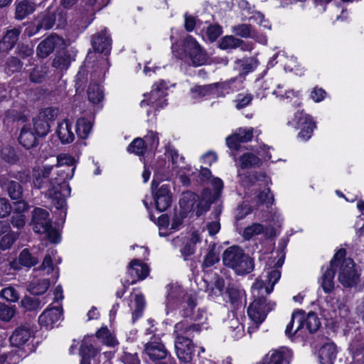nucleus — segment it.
<instances>
[{"instance_id": "f257e3e1", "label": "nucleus", "mask_w": 364, "mask_h": 364, "mask_svg": "<svg viewBox=\"0 0 364 364\" xmlns=\"http://www.w3.org/2000/svg\"><path fill=\"white\" fill-rule=\"evenodd\" d=\"M53 165L42 164L33 168L32 180L34 187L41 189L48 188L46 196L51 200L57 209H63L66 205L65 198L70 194V188L66 181L72 178L71 171L68 175L63 171H54Z\"/></svg>"}, {"instance_id": "f03ea898", "label": "nucleus", "mask_w": 364, "mask_h": 364, "mask_svg": "<svg viewBox=\"0 0 364 364\" xmlns=\"http://www.w3.org/2000/svg\"><path fill=\"white\" fill-rule=\"evenodd\" d=\"M281 277L278 269H272L267 272L265 279H257L252 287V294L254 300L247 309L249 318L255 323L257 328L267 317V314L272 311L276 304L272 301L267 302L266 296L269 295L274 289L275 284Z\"/></svg>"}, {"instance_id": "7ed1b4c3", "label": "nucleus", "mask_w": 364, "mask_h": 364, "mask_svg": "<svg viewBox=\"0 0 364 364\" xmlns=\"http://www.w3.org/2000/svg\"><path fill=\"white\" fill-rule=\"evenodd\" d=\"M203 326L189 324L187 320L181 321L175 324L174 334L176 354L180 361L191 363L195 355V345L191 337H194L202 331Z\"/></svg>"}, {"instance_id": "20e7f679", "label": "nucleus", "mask_w": 364, "mask_h": 364, "mask_svg": "<svg viewBox=\"0 0 364 364\" xmlns=\"http://www.w3.org/2000/svg\"><path fill=\"white\" fill-rule=\"evenodd\" d=\"M223 262L238 275L249 274L254 269L253 259L238 246H231L224 251Z\"/></svg>"}, {"instance_id": "39448f33", "label": "nucleus", "mask_w": 364, "mask_h": 364, "mask_svg": "<svg viewBox=\"0 0 364 364\" xmlns=\"http://www.w3.org/2000/svg\"><path fill=\"white\" fill-rule=\"evenodd\" d=\"M178 290H172L167 296L166 306L168 310L174 309L175 306L180 305L181 316L188 317L193 315V309L196 306V297L192 294H184L178 296Z\"/></svg>"}, {"instance_id": "423d86ee", "label": "nucleus", "mask_w": 364, "mask_h": 364, "mask_svg": "<svg viewBox=\"0 0 364 364\" xmlns=\"http://www.w3.org/2000/svg\"><path fill=\"white\" fill-rule=\"evenodd\" d=\"M340 269L338 280L345 287H353L358 284L360 280V273L355 269V264L353 259L345 258L340 259Z\"/></svg>"}, {"instance_id": "0eeeda50", "label": "nucleus", "mask_w": 364, "mask_h": 364, "mask_svg": "<svg viewBox=\"0 0 364 364\" xmlns=\"http://www.w3.org/2000/svg\"><path fill=\"white\" fill-rule=\"evenodd\" d=\"M287 124L292 126L296 129H300L298 137L302 141L309 140L316 128V124L311 117L303 111H298L295 113L294 117L291 121H289Z\"/></svg>"}, {"instance_id": "6e6552de", "label": "nucleus", "mask_w": 364, "mask_h": 364, "mask_svg": "<svg viewBox=\"0 0 364 364\" xmlns=\"http://www.w3.org/2000/svg\"><path fill=\"white\" fill-rule=\"evenodd\" d=\"M166 90V83L163 80L154 85L150 93L144 95L145 98L141 102V107L149 105L155 109L164 107L167 104L165 99Z\"/></svg>"}, {"instance_id": "1a4fd4ad", "label": "nucleus", "mask_w": 364, "mask_h": 364, "mask_svg": "<svg viewBox=\"0 0 364 364\" xmlns=\"http://www.w3.org/2000/svg\"><path fill=\"white\" fill-rule=\"evenodd\" d=\"M198 198V196L193 193H186L180 199V207L186 213L196 211V215L200 216L209 209L211 201L203 198L196 204Z\"/></svg>"}, {"instance_id": "9d476101", "label": "nucleus", "mask_w": 364, "mask_h": 364, "mask_svg": "<svg viewBox=\"0 0 364 364\" xmlns=\"http://www.w3.org/2000/svg\"><path fill=\"white\" fill-rule=\"evenodd\" d=\"M183 50L195 66H199L206 62V55L200 46L191 36H188L183 40Z\"/></svg>"}, {"instance_id": "9b49d317", "label": "nucleus", "mask_w": 364, "mask_h": 364, "mask_svg": "<svg viewBox=\"0 0 364 364\" xmlns=\"http://www.w3.org/2000/svg\"><path fill=\"white\" fill-rule=\"evenodd\" d=\"M346 256V250L340 249L336 252L330 262L329 267L326 269L321 277V285L326 293H330L334 288L333 278L335 275V267L340 263V259Z\"/></svg>"}, {"instance_id": "f8f14e48", "label": "nucleus", "mask_w": 364, "mask_h": 364, "mask_svg": "<svg viewBox=\"0 0 364 364\" xmlns=\"http://www.w3.org/2000/svg\"><path fill=\"white\" fill-rule=\"evenodd\" d=\"M63 319V309L60 306H48L38 317L40 326L46 329L58 326Z\"/></svg>"}, {"instance_id": "ddd939ff", "label": "nucleus", "mask_w": 364, "mask_h": 364, "mask_svg": "<svg viewBox=\"0 0 364 364\" xmlns=\"http://www.w3.org/2000/svg\"><path fill=\"white\" fill-rule=\"evenodd\" d=\"M31 223L35 232L43 234L48 231L51 225L48 212L43 208H36L32 213Z\"/></svg>"}, {"instance_id": "4468645a", "label": "nucleus", "mask_w": 364, "mask_h": 364, "mask_svg": "<svg viewBox=\"0 0 364 364\" xmlns=\"http://www.w3.org/2000/svg\"><path fill=\"white\" fill-rule=\"evenodd\" d=\"M291 349L281 347L270 350L263 358L262 364H289L292 358Z\"/></svg>"}, {"instance_id": "2eb2a0df", "label": "nucleus", "mask_w": 364, "mask_h": 364, "mask_svg": "<svg viewBox=\"0 0 364 364\" xmlns=\"http://www.w3.org/2000/svg\"><path fill=\"white\" fill-rule=\"evenodd\" d=\"M144 352L153 360L164 359L168 354V350L161 339L155 336L145 344Z\"/></svg>"}, {"instance_id": "dca6fc26", "label": "nucleus", "mask_w": 364, "mask_h": 364, "mask_svg": "<svg viewBox=\"0 0 364 364\" xmlns=\"http://www.w3.org/2000/svg\"><path fill=\"white\" fill-rule=\"evenodd\" d=\"M92 46L94 50L108 55L112 49V38L106 28L92 36Z\"/></svg>"}, {"instance_id": "f3484780", "label": "nucleus", "mask_w": 364, "mask_h": 364, "mask_svg": "<svg viewBox=\"0 0 364 364\" xmlns=\"http://www.w3.org/2000/svg\"><path fill=\"white\" fill-rule=\"evenodd\" d=\"M252 137V128H239L234 134L226 138V144L230 149L237 150L240 143L248 142Z\"/></svg>"}, {"instance_id": "a211bd4d", "label": "nucleus", "mask_w": 364, "mask_h": 364, "mask_svg": "<svg viewBox=\"0 0 364 364\" xmlns=\"http://www.w3.org/2000/svg\"><path fill=\"white\" fill-rule=\"evenodd\" d=\"M149 272V267L146 264L139 259H133L130 262L128 268V274L131 276L132 279L130 282L127 281V284L129 286V284L136 283L139 280L144 279L148 276Z\"/></svg>"}, {"instance_id": "6ab92c4d", "label": "nucleus", "mask_w": 364, "mask_h": 364, "mask_svg": "<svg viewBox=\"0 0 364 364\" xmlns=\"http://www.w3.org/2000/svg\"><path fill=\"white\" fill-rule=\"evenodd\" d=\"M154 200L156 209L165 211L171 203V194L170 187L167 184L160 186L154 193Z\"/></svg>"}, {"instance_id": "aec40b11", "label": "nucleus", "mask_w": 364, "mask_h": 364, "mask_svg": "<svg viewBox=\"0 0 364 364\" xmlns=\"http://www.w3.org/2000/svg\"><path fill=\"white\" fill-rule=\"evenodd\" d=\"M337 353L338 350L335 343L332 342L324 343L318 353L320 364H333Z\"/></svg>"}, {"instance_id": "412c9836", "label": "nucleus", "mask_w": 364, "mask_h": 364, "mask_svg": "<svg viewBox=\"0 0 364 364\" xmlns=\"http://www.w3.org/2000/svg\"><path fill=\"white\" fill-rule=\"evenodd\" d=\"M56 161V164L53 165L55 169L63 171L65 175L71 171L73 178L75 170V159L69 154L62 153L57 156Z\"/></svg>"}, {"instance_id": "4be33fe9", "label": "nucleus", "mask_w": 364, "mask_h": 364, "mask_svg": "<svg viewBox=\"0 0 364 364\" xmlns=\"http://www.w3.org/2000/svg\"><path fill=\"white\" fill-rule=\"evenodd\" d=\"M56 134L63 144L71 143L75 139L72 123L68 119H63L58 123Z\"/></svg>"}, {"instance_id": "5701e85b", "label": "nucleus", "mask_w": 364, "mask_h": 364, "mask_svg": "<svg viewBox=\"0 0 364 364\" xmlns=\"http://www.w3.org/2000/svg\"><path fill=\"white\" fill-rule=\"evenodd\" d=\"M302 328H304L303 312L301 311H294L291 314V321L287 325L285 334L289 338H291Z\"/></svg>"}, {"instance_id": "b1692460", "label": "nucleus", "mask_w": 364, "mask_h": 364, "mask_svg": "<svg viewBox=\"0 0 364 364\" xmlns=\"http://www.w3.org/2000/svg\"><path fill=\"white\" fill-rule=\"evenodd\" d=\"M61 39L56 36H50L41 42L37 47V55L41 58H46L54 50Z\"/></svg>"}, {"instance_id": "393cba45", "label": "nucleus", "mask_w": 364, "mask_h": 364, "mask_svg": "<svg viewBox=\"0 0 364 364\" xmlns=\"http://www.w3.org/2000/svg\"><path fill=\"white\" fill-rule=\"evenodd\" d=\"M20 33L21 30L18 28L9 30L0 41V51L8 52L12 49L18 41Z\"/></svg>"}, {"instance_id": "a878e982", "label": "nucleus", "mask_w": 364, "mask_h": 364, "mask_svg": "<svg viewBox=\"0 0 364 364\" xmlns=\"http://www.w3.org/2000/svg\"><path fill=\"white\" fill-rule=\"evenodd\" d=\"M31 337V330L25 326L17 328L10 337L12 346L19 347L24 345Z\"/></svg>"}, {"instance_id": "bb28decb", "label": "nucleus", "mask_w": 364, "mask_h": 364, "mask_svg": "<svg viewBox=\"0 0 364 364\" xmlns=\"http://www.w3.org/2000/svg\"><path fill=\"white\" fill-rule=\"evenodd\" d=\"M42 21L43 23H65L67 11L63 9H48L43 14Z\"/></svg>"}, {"instance_id": "cd10ccee", "label": "nucleus", "mask_w": 364, "mask_h": 364, "mask_svg": "<svg viewBox=\"0 0 364 364\" xmlns=\"http://www.w3.org/2000/svg\"><path fill=\"white\" fill-rule=\"evenodd\" d=\"M225 325L234 338L238 339L243 336L244 326L234 314H232V318L226 321Z\"/></svg>"}, {"instance_id": "c85d7f7f", "label": "nucleus", "mask_w": 364, "mask_h": 364, "mask_svg": "<svg viewBox=\"0 0 364 364\" xmlns=\"http://www.w3.org/2000/svg\"><path fill=\"white\" fill-rule=\"evenodd\" d=\"M36 134L31 131L30 127L25 126L22 128L18 136L19 143L26 149L35 146L36 143Z\"/></svg>"}, {"instance_id": "c756f323", "label": "nucleus", "mask_w": 364, "mask_h": 364, "mask_svg": "<svg viewBox=\"0 0 364 364\" xmlns=\"http://www.w3.org/2000/svg\"><path fill=\"white\" fill-rule=\"evenodd\" d=\"M35 11V4L28 0L18 2L16 6L15 18L21 21Z\"/></svg>"}, {"instance_id": "7c9ffc66", "label": "nucleus", "mask_w": 364, "mask_h": 364, "mask_svg": "<svg viewBox=\"0 0 364 364\" xmlns=\"http://www.w3.org/2000/svg\"><path fill=\"white\" fill-rule=\"evenodd\" d=\"M87 93L88 100L94 105L99 104L104 99V92L99 83H90Z\"/></svg>"}, {"instance_id": "2f4dec72", "label": "nucleus", "mask_w": 364, "mask_h": 364, "mask_svg": "<svg viewBox=\"0 0 364 364\" xmlns=\"http://www.w3.org/2000/svg\"><path fill=\"white\" fill-rule=\"evenodd\" d=\"M235 64V69H237L240 73H247L254 70L258 66L259 62L255 58H248L237 59Z\"/></svg>"}, {"instance_id": "473e14b6", "label": "nucleus", "mask_w": 364, "mask_h": 364, "mask_svg": "<svg viewBox=\"0 0 364 364\" xmlns=\"http://www.w3.org/2000/svg\"><path fill=\"white\" fill-rule=\"evenodd\" d=\"M232 32L237 35L243 38H252L259 41L255 32L252 30L250 24H236L232 27ZM262 43H266L267 39L263 38L259 40Z\"/></svg>"}, {"instance_id": "72a5a7b5", "label": "nucleus", "mask_w": 364, "mask_h": 364, "mask_svg": "<svg viewBox=\"0 0 364 364\" xmlns=\"http://www.w3.org/2000/svg\"><path fill=\"white\" fill-rule=\"evenodd\" d=\"M219 87L218 84L196 85L191 88L192 97L198 100L201 97L208 96L214 92V90Z\"/></svg>"}, {"instance_id": "f704fd0d", "label": "nucleus", "mask_w": 364, "mask_h": 364, "mask_svg": "<svg viewBox=\"0 0 364 364\" xmlns=\"http://www.w3.org/2000/svg\"><path fill=\"white\" fill-rule=\"evenodd\" d=\"M99 353V349L95 348L92 345V337L85 338L80 348V354L81 357L90 358L95 357Z\"/></svg>"}, {"instance_id": "c9c22d12", "label": "nucleus", "mask_w": 364, "mask_h": 364, "mask_svg": "<svg viewBox=\"0 0 364 364\" xmlns=\"http://www.w3.org/2000/svg\"><path fill=\"white\" fill-rule=\"evenodd\" d=\"M21 303L25 309L35 311L41 309L47 303V301L45 298L41 299L36 297L26 296Z\"/></svg>"}, {"instance_id": "e433bc0d", "label": "nucleus", "mask_w": 364, "mask_h": 364, "mask_svg": "<svg viewBox=\"0 0 364 364\" xmlns=\"http://www.w3.org/2000/svg\"><path fill=\"white\" fill-rule=\"evenodd\" d=\"M267 230L268 229L267 228L260 223H253L245 228L242 236L245 240H250L252 237L260 234H264L267 235Z\"/></svg>"}, {"instance_id": "4c0bfd02", "label": "nucleus", "mask_w": 364, "mask_h": 364, "mask_svg": "<svg viewBox=\"0 0 364 364\" xmlns=\"http://www.w3.org/2000/svg\"><path fill=\"white\" fill-rule=\"evenodd\" d=\"M73 60H74L73 56L65 51L54 58L53 65L60 70H67Z\"/></svg>"}, {"instance_id": "58836bf2", "label": "nucleus", "mask_w": 364, "mask_h": 364, "mask_svg": "<svg viewBox=\"0 0 364 364\" xmlns=\"http://www.w3.org/2000/svg\"><path fill=\"white\" fill-rule=\"evenodd\" d=\"M127 151L133 153L138 156H143L147 151H149L145 144V141L142 138H136L127 147Z\"/></svg>"}, {"instance_id": "ea45409f", "label": "nucleus", "mask_w": 364, "mask_h": 364, "mask_svg": "<svg viewBox=\"0 0 364 364\" xmlns=\"http://www.w3.org/2000/svg\"><path fill=\"white\" fill-rule=\"evenodd\" d=\"M50 287V281L48 279L33 281L29 285V291L31 294L39 295L44 294Z\"/></svg>"}, {"instance_id": "a19ab883", "label": "nucleus", "mask_w": 364, "mask_h": 364, "mask_svg": "<svg viewBox=\"0 0 364 364\" xmlns=\"http://www.w3.org/2000/svg\"><path fill=\"white\" fill-rule=\"evenodd\" d=\"M92 129L90 121L85 118H80L76 123V133L81 139H86Z\"/></svg>"}, {"instance_id": "79ce46f5", "label": "nucleus", "mask_w": 364, "mask_h": 364, "mask_svg": "<svg viewBox=\"0 0 364 364\" xmlns=\"http://www.w3.org/2000/svg\"><path fill=\"white\" fill-rule=\"evenodd\" d=\"M50 129L49 123L40 115L33 119V129L38 136H43L48 134Z\"/></svg>"}, {"instance_id": "37998d69", "label": "nucleus", "mask_w": 364, "mask_h": 364, "mask_svg": "<svg viewBox=\"0 0 364 364\" xmlns=\"http://www.w3.org/2000/svg\"><path fill=\"white\" fill-rule=\"evenodd\" d=\"M18 260L21 266L29 268L38 262V257L33 256L28 249H24L21 252Z\"/></svg>"}, {"instance_id": "c03bdc74", "label": "nucleus", "mask_w": 364, "mask_h": 364, "mask_svg": "<svg viewBox=\"0 0 364 364\" xmlns=\"http://www.w3.org/2000/svg\"><path fill=\"white\" fill-rule=\"evenodd\" d=\"M96 337L101 339L102 342L109 346H114L118 343L109 330L107 327H102L96 333Z\"/></svg>"}, {"instance_id": "a18cd8bd", "label": "nucleus", "mask_w": 364, "mask_h": 364, "mask_svg": "<svg viewBox=\"0 0 364 364\" xmlns=\"http://www.w3.org/2000/svg\"><path fill=\"white\" fill-rule=\"evenodd\" d=\"M303 323L304 328H305L309 333L316 332L320 326V321L314 313H309L306 318H304V315L303 314Z\"/></svg>"}, {"instance_id": "49530a36", "label": "nucleus", "mask_w": 364, "mask_h": 364, "mask_svg": "<svg viewBox=\"0 0 364 364\" xmlns=\"http://www.w3.org/2000/svg\"><path fill=\"white\" fill-rule=\"evenodd\" d=\"M242 41L233 37L226 36L219 43V48L223 50L234 49L242 46Z\"/></svg>"}, {"instance_id": "de8ad7c7", "label": "nucleus", "mask_w": 364, "mask_h": 364, "mask_svg": "<svg viewBox=\"0 0 364 364\" xmlns=\"http://www.w3.org/2000/svg\"><path fill=\"white\" fill-rule=\"evenodd\" d=\"M216 245L215 244H213L208 250V252L205 256L203 267H210L219 262V253L216 251Z\"/></svg>"}, {"instance_id": "09e8293b", "label": "nucleus", "mask_w": 364, "mask_h": 364, "mask_svg": "<svg viewBox=\"0 0 364 364\" xmlns=\"http://www.w3.org/2000/svg\"><path fill=\"white\" fill-rule=\"evenodd\" d=\"M240 166L242 168H250L261 164V160L253 154L247 153L243 154L240 159Z\"/></svg>"}, {"instance_id": "8fccbe9b", "label": "nucleus", "mask_w": 364, "mask_h": 364, "mask_svg": "<svg viewBox=\"0 0 364 364\" xmlns=\"http://www.w3.org/2000/svg\"><path fill=\"white\" fill-rule=\"evenodd\" d=\"M144 140L149 151L156 150L159 144V139L156 132L150 131L144 136Z\"/></svg>"}, {"instance_id": "3c124183", "label": "nucleus", "mask_w": 364, "mask_h": 364, "mask_svg": "<svg viewBox=\"0 0 364 364\" xmlns=\"http://www.w3.org/2000/svg\"><path fill=\"white\" fill-rule=\"evenodd\" d=\"M7 191L9 197L12 200H19L22 197L23 190L18 183L11 181L7 186Z\"/></svg>"}, {"instance_id": "603ef678", "label": "nucleus", "mask_w": 364, "mask_h": 364, "mask_svg": "<svg viewBox=\"0 0 364 364\" xmlns=\"http://www.w3.org/2000/svg\"><path fill=\"white\" fill-rule=\"evenodd\" d=\"M191 319L193 321V323H189L188 321L189 324H200L203 326L202 331L208 328V323H206L208 319L207 313L204 310L198 309L196 312L193 314Z\"/></svg>"}, {"instance_id": "864d4df0", "label": "nucleus", "mask_w": 364, "mask_h": 364, "mask_svg": "<svg viewBox=\"0 0 364 364\" xmlns=\"http://www.w3.org/2000/svg\"><path fill=\"white\" fill-rule=\"evenodd\" d=\"M48 68L46 66H36L31 73L30 78L33 82H41L46 76Z\"/></svg>"}, {"instance_id": "5fc2aeb1", "label": "nucleus", "mask_w": 364, "mask_h": 364, "mask_svg": "<svg viewBox=\"0 0 364 364\" xmlns=\"http://www.w3.org/2000/svg\"><path fill=\"white\" fill-rule=\"evenodd\" d=\"M18 237V233L15 232H10L3 236L0 241V249L2 250L9 249Z\"/></svg>"}, {"instance_id": "6e6d98bb", "label": "nucleus", "mask_w": 364, "mask_h": 364, "mask_svg": "<svg viewBox=\"0 0 364 364\" xmlns=\"http://www.w3.org/2000/svg\"><path fill=\"white\" fill-rule=\"evenodd\" d=\"M15 312L14 306L0 304V320L5 322L9 321L14 317Z\"/></svg>"}, {"instance_id": "4d7b16f0", "label": "nucleus", "mask_w": 364, "mask_h": 364, "mask_svg": "<svg viewBox=\"0 0 364 364\" xmlns=\"http://www.w3.org/2000/svg\"><path fill=\"white\" fill-rule=\"evenodd\" d=\"M283 85H278L277 86V89L273 91V94L282 100L291 99L292 97L298 96V92L292 90H283Z\"/></svg>"}, {"instance_id": "13d9d810", "label": "nucleus", "mask_w": 364, "mask_h": 364, "mask_svg": "<svg viewBox=\"0 0 364 364\" xmlns=\"http://www.w3.org/2000/svg\"><path fill=\"white\" fill-rule=\"evenodd\" d=\"M56 254V250H49L48 254L45 256L43 261L41 265V269L46 271V274H49L53 270V266L51 257Z\"/></svg>"}, {"instance_id": "bf43d9fd", "label": "nucleus", "mask_w": 364, "mask_h": 364, "mask_svg": "<svg viewBox=\"0 0 364 364\" xmlns=\"http://www.w3.org/2000/svg\"><path fill=\"white\" fill-rule=\"evenodd\" d=\"M166 153L168 157H171L173 168L178 167L181 164H183L184 158L181 156L178 151L171 147L167 148Z\"/></svg>"}, {"instance_id": "052dcab7", "label": "nucleus", "mask_w": 364, "mask_h": 364, "mask_svg": "<svg viewBox=\"0 0 364 364\" xmlns=\"http://www.w3.org/2000/svg\"><path fill=\"white\" fill-rule=\"evenodd\" d=\"M1 296L8 301L15 302L19 299L16 289L12 287L4 288L1 291Z\"/></svg>"}, {"instance_id": "680f3d73", "label": "nucleus", "mask_w": 364, "mask_h": 364, "mask_svg": "<svg viewBox=\"0 0 364 364\" xmlns=\"http://www.w3.org/2000/svg\"><path fill=\"white\" fill-rule=\"evenodd\" d=\"M222 28L219 24H210L207 28V36L210 41H215L221 34Z\"/></svg>"}, {"instance_id": "e2e57ef3", "label": "nucleus", "mask_w": 364, "mask_h": 364, "mask_svg": "<svg viewBox=\"0 0 364 364\" xmlns=\"http://www.w3.org/2000/svg\"><path fill=\"white\" fill-rule=\"evenodd\" d=\"M58 109L53 107H47L39 112L40 117H43L48 123L54 120L58 114Z\"/></svg>"}, {"instance_id": "0e129e2a", "label": "nucleus", "mask_w": 364, "mask_h": 364, "mask_svg": "<svg viewBox=\"0 0 364 364\" xmlns=\"http://www.w3.org/2000/svg\"><path fill=\"white\" fill-rule=\"evenodd\" d=\"M230 299L232 302V304L235 306L236 308H240L242 306V297H243V292L241 291H238L237 289H231L229 291Z\"/></svg>"}, {"instance_id": "69168bd1", "label": "nucleus", "mask_w": 364, "mask_h": 364, "mask_svg": "<svg viewBox=\"0 0 364 364\" xmlns=\"http://www.w3.org/2000/svg\"><path fill=\"white\" fill-rule=\"evenodd\" d=\"M257 198L259 203H266L267 207L272 205L274 201V198L269 188H265L263 191L259 193L257 196Z\"/></svg>"}, {"instance_id": "338daca9", "label": "nucleus", "mask_w": 364, "mask_h": 364, "mask_svg": "<svg viewBox=\"0 0 364 364\" xmlns=\"http://www.w3.org/2000/svg\"><path fill=\"white\" fill-rule=\"evenodd\" d=\"M252 100V96L250 94L239 95L236 100V108L237 109H242L250 104Z\"/></svg>"}, {"instance_id": "774afa93", "label": "nucleus", "mask_w": 364, "mask_h": 364, "mask_svg": "<svg viewBox=\"0 0 364 364\" xmlns=\"http://www.w3.org/2000/svg\"><path fill=\"white\" fill-rule=\"evenodd\" d=\"M11 205L5 198H0V218L8 216L11 212Z\"/></svg>"}]
</instances>
